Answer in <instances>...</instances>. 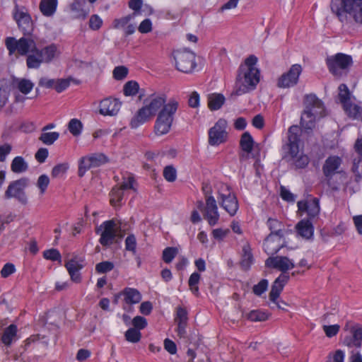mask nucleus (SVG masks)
<instances>
[{"label": "nucleus", "mask_w": 362, "mask_h": 362, "mask_svg": "<svg viewBox=\"0 0 362 362\" xmlns=\"http://www.w3.org/2000/svg\"><path fill=\"white\" fill-rule=\"evenodd\" d=\"M86 156L89 161L86 168H98L109 161L108 157L103 153H90Z\"/></svg>", "instance_id": "obj_29"}, {"label": "nucleus", "mask_w": 362, "mask_h": 362, "mask_svg": "<svg viewBox=\"0 0 362 362\" xmlns=\"http://www.w3.org/2000/svg\"><path fill=\"white\" fill-rule=\"evenodd\" d=\"M86 1L81 0H75L70 6V8L75 14L77 18L85 19L88 15V11L84 9Z\"/></svg>", "instance_id": "obj_34"}, {"label": "nucleus", "mask_w": 362, "mask_h": 362, "mask_svg": "<svg viewBox=\"0 0 362 362\" xmlns=\"http://www.w3.org/2000/svg\"><path fill=\"white\" fill-rule=\"evenodd\" d=\"M103 25V20L97 15L93 14L89 20V28L93 30H98Z\"/></svg>", "instance_id": "obj_62"}, {"label": "nucleus", "mask_w": 362, "mask_h": 362, "mask_svg": "<svg viewBox=\"0 0 362 362\" xmlns=\"http://www.w3.org/2000/svg\"><path fill=\"white\" fill-rule=\"evenodd\" d=\"M34 87V83L26 78H21L17 83V88L23 94H28Z\"/></svg>", "instance_id": "obj_48"}, {"label": "nucleus", "mask_w": 362, "mask_h": 362, "mask_svg": "<svg viewBox=\"0 0 362 362\" xmlns=\"http://www.w3.org/2000/svg\"><path fill=\"white\" fill-rule=\"evenodd\" d=\"M325 182L332 192H338L341 186L348 184V175L344 170L325 177Z\"/></svg>", "instance_id": "obj_20"}, {"label": "nucleus", "mask_w": 362, "mask_h": 362, "mask_svg": "<svg viewBox=\"0 0 362 362\" xmlns=\"http://www.w3.org/2000/svg\"><path fill=\"white\" fill-rule=\"evenodd\" d=\"M5 45L9 54L16 52L21 56L27 55L29 52L35 53L37 45L33 34L23 35V37L16 40L13 37H8L5 40Z\"/></svg>", "instance_id": "obj_7"}, {"label": "nucleus", "mask_w": 362, "mask_h": 362, "mask_svg": "<svg viewBox=\"0 0 362 362\" xmlns=\"http://www.w3.org/2000/svg\"><path fill=\"white\" fill-rule=\"evenodd\" d=\"M129 70L124 66H116L113 70V77L115 79L120 81L125 78L128 74Z\"/></svg>", "instance_id": "obj_59"}, {"label": "nucleus", "mask_w": 362, "mask_h": 362, "mask_svg": "<svg viewBox=\"0 0 362 362\" xmlns=\"http://www.w3.org/2000/svg\"><path fill=\"white\" fill-rule=\"evenodd\" d=\"M122 105V103L116 98H107L100 103V114L103 115H116Z\"/></svg>", "instance_id": "obj_19"}, {"label": "nucleus", "mask_w": 362, "mask_h": 362, "mask_svg": "<svg viewBox=\"0 0 362 362\" xmlns=\"http://www.w3.org/2000/svg\"><path fill=\"white\" fill-rule=\"evenodd\" d=\"M125 250L132 252L133 255L136 252V238L134 234H129L124 241Z\"/></svg>", "instance_id": "obj_51"}, {"label": "nucleus", "mask_w": 362, "mask_h": 362, "mask_svg": "<svg viewBox=\"0 0 362 362\" xmlns=\"http://www.w3.org/2000/svg\"><path fill=\"white\" fill-rule=\"evenodd\" d=\"M83 129V124L78 119H71L68 124V129L70 133L75 136L81 134Z\"/></svg>", "instance_id": "obj_46"}, {"label": "nucleus", "mask_w": 362, "mask_h": 362, "mask_svg": "<svg viewBox=\"0 0 362 362\" xmlns=\"http://www.w3.org/2000/svg\"><path fill=\"white\" fill-rule=\"evenodd\" d=\"M219 213L215 198L212 195L206 196L204 218L211 226H215L219 220Z\"/></svg>", "instance_id": "obj_16"}, {"label": "nucleus", "mask_w": 362, "mask_h": 362, "mask_svg": "<svg viewBox=\"0 0 362 362\" xmlns=\"http://www.w3.org/2000/svg\"><path fill=\"white\" fill-rule=\"evenodd\" d=\"M163 175L164 178L170 182H173L177 179V170L173 165L165 166Z\"/></svg>", "instance_id": "obj_54"}, {"label": "nucleus", "mask_w": 362, "mask_h": 362, "mask_svg": "<svg viewBox=\"0 0 362 362\" xmlns=\"http://www.w3.org/2000/svg\"><path fill=\"white\" fill-rule=\"evenodd\" d=\"M28 168V165L22 156L15 157L11 164V169L15 173L25 172Z\"/></svg>", "instance_id": "obj_38"}, {"label": "nucleus", "mask_w": 362, "mask_h": 362, "mask_svg": "<svg viewBox=\"0 0 362 362\" xmlns=\"http://www.w3.org/2000/svg\"><path fill=\"white\" fill-rule=\"evenodd\" d=\"M125 339L131 343H137L141 340V333L139 330L131 327L124 333Z\"/></svg>", "instance_id": "obj_44"}, {"label": "nucleus", "mask_w": 362, "mask_h": 362, "mask_svg": "<svg viewBox=\"0 0 362 362\" xmlns=\"http://www.w3.org/2000/svg\"><path fill=\"white\" fill-rule=\"evenodd\" d=\"M354 149H355V151L359 156V158L358 160L354 159V165H353L354 171L357 170L359 167L360 163H362V138L356 139L355 144H354Z\"/></svg>", "instance_id": "obj_50"}, {"label": "nucleus", "mask_w": 362, "mask_h": 362, "mask_svg": "<svg viewBox=\"0 0 362 362\" xmlns=\"http://www.w3.org/2000/svg\"><path fill=\"white\" fill-rule=\"evenodd\" d=\"M139 93V85L136 81H129L123 86L125 96H134Z\"/></svg>", "instance_id": "obj_40"}, {"label": "nucleus", "mask_w": 362, "mask_h": 362, "mask_svg": "<svg viewBox=\"0 0 362 362\" xmlns=\"http://www.w3.org/2000/svg\"><path fill=\"white\" fill-rule=\"evenodd\" d=\"M269 282L267 279H262L257 284L252 288V292L257 296H260L264 293L268 288Z\"/></svg>", "instance_id": "obj_58"}, {"label": "nucleus", "mask_w": 362, "mask_h": 362, "mask_svg": "<svg viewBox=\"0 0 362 362\" xmlns=\"http://www.w3.org/2000/svg\"><path fill=\"white\" fill-rule=\"evenodd\" d=\"M57 52V46L55 44L52 43L42 49H38L36 47L35 53L37 54H40V57H41L44 63L48 64L54 59Z\"/></svg>", "instance_id": "obj_27"}, {"label": "nucleus", "mask_w": 362, "mask_h": 362, "mask_svg": "<svg viewBox=\"0 0 362 362\" xmlns=\"http://www.w3.org/2000/svg\"><path fill=\"white\" fill-rule=\"evenodd\" d=\"M341 163L342 160L340 157L337 156H329L322 165L324 177H325L338 173Z\"/></svg>", "instance_id": "obj_23"}, {"label": "nucleus", "mask_w": 362, "mask_h": 362, "mask_svg": "<svg viewBox=\"0 0 362 362\" xmlns=\"http://www.w3.org/2000/svg\"><path fill=\"white\" fill-rule=\"evenodd\" d=\"M267 226H268L271 233L268 235L264 241V250L268 255H274L279 251L281 246L277 245L274 247L272 246V244L274 242L273 237L274 235L277 236L279 240L284 238L283 230L284 228V225L282 222L276 218H269L267 221Z\"/></svg>", "instance_id": "obj_9"}, {"label": "nucleus", "mask_w": 362, "mask_h": 362, "mask_svg": "<svg viewBox=\"0 0 362 362\" xmlns=\"http://www.w3.org/2000/svg\"><path fill=\"white\" fill-rule=\"evenodd\" d=\"M320 213V203L317 198H313L308 202V216L310 219L314 218Z\"/></svg>", "instance_id": "obj_43"}, {"label": "nucleus", "mask_w": 362, "mask_h": 362, "mask_svg": "<svg viewBox=\"0 0 362 362\" xmlns=\"http://www.w3.org/2000/svg\"><path fill=\"white\" fill-rule=\"evenodd\" d=\"M226 98L221 93H211L208 96V106L212 110H219L224 104Z\"/></svg>", "instance_id": "obj_30"}, {"label": "nucleus", "mask_w": 362, "mask_h": 362, "mask_svg": "<svg viewBox=\"0 0 362 362\" xmlns=\"http://www.w3.org/2000/svg\"><path fill=\"white\" fill-rule=\"evenodd\" d=\"M57 7V0H41L40 3V9L42 13L45 16H52L56 11Z\"/></svg>", "instance_id": "obj_31"}, {"label": "nucleus", "mask_w": 362, "mask_h": 362, "mask_svg": "<svg viewBox=\"0 0 362 362\" xmlns=\"http://www.w3.org/2000/svg\"><path fill=\"white\" fill-rule=\"evenodd\" d=\"M351 336L346 337L344 344L349 348H361L362 345V326L356 325L351 328Z\"/></svg>", "instance_id": "obj_22"}, {"label": "nucleus", "mask_w": 362, "mask_h": 362, "mask_svg": "<svg viewBox=\"0 0 362 362\" xmlns=\"http://www.w3.org/2000/svg\"><path fill=\"white\" fill-rule=\"evenodd\" d=\"M303 71L299 64H293L287 72L281 74L277 80L276 86L280 88H289L298 83L299 78Z\"/></svg>", "instance_id": "obj_13"}, {"label": "nucleus", "mask_w": 362, "mask_h": 362, "mask_svg": "<svg viewBox=\"0 0 362 362\" xmlns=\"http://www.w3.org/2000/svg\"><path fill=\"white\" fill-rule=\"evenodd\" d=\"M227 121L219 119L214 127L209 130V144L211 146H218L224 143L227 139Z\"/></svg>", "instance_id": "obj_15"}, {"label": "nucleus", "mask_w": 362, "mask_h": 362, "mask_svg": "<svg viewBox=\"0 0 362 362\" xmlns=\"http://www.w3.org/2000/svg\"><path fill=\"white\" fill-rule=\"evenodd\" d=\"M124 189H122V187L120 186V187H117V186H115L114 187L110 193V203L112 205H117V204H119V203L121 202V201L122 200V198H123V195H124Z\"/></svg>", "instance_id": "obj_41"}, {"label": "nucleus", "mask_w": 362, "mask_h": 362, "mask_svg": "<svg viewBox=\"0 0 362 362\" xmlns=\"http://www.w3.org/2000/svg\"><path fill=\"white\" fill-rule=\"evenodd\" d=\"M59 137V134L57 132H42L39 139L46 145H52Z\"/></svg>", "instance_id": "obj_45"}, {"label": "nucleus", "mask_w": 362, "mask_h": 362, "mask_svg": "<svg viewBox=\"0 0 362 362\" xmlns=\"http://www.w3.org/2000/svg\"><path fill=\"white\" fill-rule=\"evenodd\" d=\"M343 108L349 117L358 118L361 116V107L354 104L352 101L350 103V106L343 107Z\"/></svg>", "instance_id": "obj_57"}, {"label": "nucleus", "mask_w": 362, "mask_h": 362, "mask_svg": "<svg viewBox=\"0 0 362 362\" xmlns=\"http://www.w3.org/2000/svg\"><path fill=\"white\" fill-rule=\"evenodd\" d=\"M42 63H44L40 54L32 52L26 59V64L29 69H38Z\"/></svg>", "instance_id": "obj_42"}, {"label": "nucleus", "mask_w": 362, "mask_h": 362, "mask_svg": "<svg viewBox=\"0 0 362 362\" xmlns=\"http://www.w3.org/2000/svg\"><path fill=\"white\" fill-rule=\"evenodd\" d=\"M259 70H253L245 66H239L235 83V88L230 97L238 96L256 89L259 82Z\"/></svg>", "instance_id": "obj_4"}, {"label": "nucleus", "mask_w": 362, "mask_h": 362, "mask_svg": "<svg viewBox=\"0 0 362 362\" xmlns=\"http://www.w3.org/2000/svg\"><path fill=\"white\" fill-rule=\"evenodd\" d=\"M166 96L165 95L153 97L148 105L142 107L145 108L150 117L158 115V112L166 105Z\"/></svg>", "instance_id": "obj_24"}, {"label": "nucleus", "mask_w": 362, "mask_h": 362, "mask_svg": "<svg viewBox=\"0 0 362 362\" xmlns=\"http://www.w3.org/2000/svg\"><path fill=\"white\" fill-rule=\"evenodd\" d=\"M127 304L132 305L139 303L141 300V293L136 288L127 287L122 291Z\"/></svg>", "instance_id": "obj_28"}, {"label": "nucleus", "mask_w": 362, "mask_h": 362, "mask_svg": "<svg viewBox=\"0 0 362 362\" xmlns=\"http://www.w3.org/2000/svg\"><path fill=\"white\" fill-rule=\"evenodd\" d=\"M8 81L5 78L0 80V110L6 104L9 93L8 91Z\"/></svg>", "instance_id": "obj_39"}, {"label": "nucleus", "mask_w": 362, "mask_h": 362, "mask_svg": "<svg viewBox=\"0 0 362 362\" xmlns=\"http://www.w3.org/2000/svg\"><path fill=\"white\" fill-rule=\"evenodd\" d=\"M265 266L280 270L282 274L294 268L293 262L286 256L270 257L265 261Z\"/></svg>", "instance_id": "obj_17"}, {"label": "nucleus", "mask_w": 362, "mask_h": 362, "mask_svg": "<svg viewBox=\"0 0 362 362\" xmlns=\"http://www.w3.org/2000/svg\"><path fill=\"white\" fill-rule=\"evenodd\" d=\"M69 168L68 163H63L56 165L52 170L51 175L52 177H59L64 175Z\"/></svg>", "instance_id": "obj_53"}, {"label": "nucleus", "mask_w": 362, "mask_h": 362, "mask_svg": "<svg viewBox=\"0 0 362 362\" xmlns=\"http://www.w3.org/2000/svg\"><path fill=\"white\" fill-rule=\"evenodd\" d=\"M43 257L51 261L62 262V255L57 249L52 248L43 252Z\"/></svg>", "instance_id": "obj_52"}, {"label": "nucleus", "mask_w": 362, "mask_h": 362, "mask_svg": "<svg viewBox=\"0 0 362 362\" xmlns=\"http://www.w3.org/2000/svg\"><path fill=\"white\" fill-rule=\"evenodd\" d=\"M297 233L303 238L310 239L313 236L314 227L310 219H302L296 226Z\"/></svg>", "instance_id": "obj_26"}, {"label": "nucleus", "mask_w": 362, "mask_h": 362, "mask_svg": "<svg viewBox=\"0 0 362 362\" xmlns=\"http://www.w3.org/2000/svg\"><path fill=\"white\" fill-rule=\"evenodd\" d=\"M303 105L300 124L303 131L310 134L315 127L317 119L326 115V110L323 102L314 93L304 96Z\"/></svg>", "instance_id": "obj_2"}, {"label": "nucleus", "mask_w": 362, "mask_h": 362, "mask_svg": "<svg viewBox=\"0 0 362 362\" xmlns=\"http://www.w3.org/2000/svg\"><path fill=\"white\" fill-rule=\"evenodd\" d=\"M64 267L73 282L76 284L81 282L82 276L80 271L85 267L83 259H77L76 257L71 258L65 263Z\"/></svg>", "instance_id": "obj_18"}, {"label": "nucleus", "mask_w": 362, "mask_h": 362, "mask_svg": "<svg viewBox=\"0 0 362 362\" xmlns=\"http://www.w3.org/2000/svg\"><path fill=\"white\" fill-rule=\"evenodd\" d=\"M253 262V255L250 251L249 245H244L243 247V255L240 261V266L243 269L248 270Z\"/></svg>", "instance_id": "obj_35"}, {"label": "nucleus", "mask_w": 362, "mask_h": 362, "mask_svg": "<svg viewBox=\"0 0 362 362\" xmlns=\"http://www.w3.org/2000/svg\"><path fill=\"white\" fill-rule=\"evenodd\" d=\"M254 144V139L248 132H245L242 134L240 140V146L243 151L247 153H251Z\"/></svg>", "instance_id": "obj_36"}, {"label": "nucleus", "mask_w": 362, "mask_h": 362, "mask_svg": "<svg viewBox=\"0 0 362 362\" xmlns=\"http://www.w3.org/2000/svg\"><path fill=\"white\" fill-rule=\"evenodd\" d=\"M338 98L343 107L350 106L351 102V93L345 83H341L338 87Z\"/></svg>", "instance_id": "obj_33"}, {"label": "nucleus", "mask_w": 362, "mask_h": 362, "mask_svg": "<svg viewBox=\"0 0 362 362\" xmlns=\"http://www.w3.org/2000/svg\"><path fill=\"white\" fill-rule=\"evenodd\" d=\"M178 107V101L170 98L158 112L154 124V132L157 136L166 134L170 131Z\"/></svg>", "instance_id": "obj_5"}, {"label": "nucleus", "mask_w": 362, "mask_h": 362, "mask_svg": "<svg viewBox=\"0 0 362 362\" xmlns=\"http://www.w3.org/2000/svg\"><path fill=\"white\" fill-rule=\"evenodd\" d=\"M289 275L288 274H281L273 282L272 285L271 291L269 293V300L276 303L284 287L289 280Z\"/></svg>", "instance_id": "obj_21"}, {"label": "nucleus", "mask_w": 362, "mask_h": 362, "mask_svg": "<svg viewBox=\"0 0 362 362\" xmlns=\"http://www.w3.org/2000/svg\"><path fill=\"white\" fill-rule=\"evenodd\" d=\"M49 184V178L47 175H41L37 182V186L40 190V193L42 194L45 192L48 185Z\"/></svg>", "instance_id": "obj_61"}, {"label": "nucleus", "mask_w": 362, "mask_h": 362, "mask_svg": "<svg viewBox=\"0 0 362 362\" xmlns=\"http://www.w3.org/2000/svg\"><path fill=\"white\" fill-rule=\"evenodd\" d=\"M300 136V127L298 125L291 126L287 132V141L282 146L284 151L283 158L296 170L304 169L310 163L309 157L299 152Z\"/></svg>", "instance_id": "obj_1"}, {"label": "nucleus", "mask_w": 362, "mask_h": 362, "mask_svg": "<svg viewBox=\"0 0 362 362\" xmlns=\"http://www.w3.org/2000/svg\"><path fill=\"white\" fill-rule=\"evenodd\" d=\"M173 56L175 63V68L179 71L189 74L197 66L195 54L187 49L174 50Z\"/></svg>", "instance_id": "obj_10"}, {"label": "nucleus", "mask_w": 362, "mask_h": 362, "mask_svg": "<svg viewBox=\"0 0 362 362\" xmlns=\"http://www.w3.org/2000/svg\"><path fill=\"white\" fill-rule=\"evenodd\" d=\"M178 252V250L175 247H168L163 251L162 259L167 263H170L175 257Z\"/></svg>", "instance_id": "obj_49"}, {"label": "nucleus", "mask_w": 362, "mask_h": 362, "mask_svg": "<svg viewBox=\"0 0 362 362\" xmlns=\"http://www.w3.org/2000/svg\"><path fill=\"white\" fill-rule=\"evenodd\" d=\"M29 182V178L25 177L11 182L4 193L5 199H9L15 198L21 204H26L28 198L25 192V189L28 186Z\"/></svg>", "instance_id": "obj_11"}, {"label": "nucleus", "mask_w": 362, "mask_h": 362, "mask_svg": "<svg viewBox=\"0 0 362 362\" xmlns=\"http://www.w3.org/2000/svg\"><path fill=\"white\" fill-rule=\"evenodd\" d=\"M71 81H73V78L71 77H69L68 78L56 79L54 90L57 93L63 92L70 86V82Z\"/></svg>", "instance_id": "obj_56"}, {"label": "nucleus", "mask_w": 362, "mask_h": 362, "mask_svg": "<svg viewBox=\"0 0 362 362\" xmlns=\"http://www.w3.org/2000/svg\"><path fill=\"white\" fill-rule=\"evenodd\" d=\"M13 18L23 35L33 34L34 24L30 15L24 6L16 4L13 10Z\"/></svg>", "instance_id": "obj_12"}, {"label": "nucleus", "mask_w": 362, "mask_h": 362, "mask_svg": "<svg viewBox=\"0 0 362 362\" xmlns=\"http://www.w3.org/2000/svg\"><path fill=\"white\" fill-rule=\"evenodd\" d=\"M88 158L87 156L81 157L78 162V175L80 177H82L87 170H90V168H86L87 166H88Z\"/></svg>", "instance_id": "obj_63"}, {"label": "nucleus", "mask_w": 362, "mask_h": 362, "mask_svg": "<svg viewBox=\"0 0 362 362\" xmlns=\"http://www.w3.org/2000/svg\"><path fill=\"white\" fill-rule=\"evenodd\" d=\"M218 200L220 206L230 216L236 214L239 209V204L237 197L232 192L230 186L224 183L220 184L218 189Z\"/></svg>", "instance_id": "obj_8"}, {"label": "nucleus", "mask_w": 362, "mask_h": 362, "mask_svg": "<svg viewBox=\"0 0 362 362\" xmlns=\"http://www.w3.org/2000/svg\"><path fill=\"white\" fill-rule=\"evenodd\" d=\"M243 316L251 322H263L268 319L269 315L261 310H253Z\"/></svg>", "instance_id": "obj_37"}, {"label": "nucleus", "mask_w": 362, "mask_h": 362, "mask_svg": "<svg viewBox=\"0 0 362 362\" xmlns=\"http://www.w3.org/2000/svg\"><path fill=\"white\" fill-rule=\"evenodd\" d=\"M114 264L110 261H103L95 265V272L98 274H105L112 271Z\"/></svg>", "instance_id": "obj_55"}, {"label": "nucleus", "mask_w": 362, "mask_h": 362, "mask_svg": "<svg viewBox=\"0 0 362 362\" xmlns=\"http://www.w3.org/2000/svg\"><path fill=\"white\" fill-rule=\"evenodd\" d=\"M201 275L198 272L192 273L188 281V285L191 291L196 296L199 294L198 284L199 283Z\"/></svg>", "instance_id": "obj_47"}, {"label": "nucleus", "mask_w": 362, "mask_h": 362, "mask_svg": "<svg viewBox=\"0 0 362 362\" xmlns=\"http://www.w3.org/2000/svg\"><path fill=\"white\" fill-rule=\"evenodd\" d=\"M18 339V327L16 325L11 324L4 329L1 337V341L4 346L10 347L11 344Z\"/></svg>", "instance_id": "obj_25"}, {"label": "nucleus", "mask_w": 362, "mask_h": 362, "mask_svg": "<svg viewBox=\"0 0 362 362\" xmlns=\"http://www.w3.org/2000/svg\"><path fill=\"white\" fill-rule=\"evenodd\" d=\"M326 64L329 73L336 78L340 79L348 75L353 65V59L351 55L339 52L328 57Z\"/></svg>", "instance_id": "obj_6"}, {"label": "nucleus", "mask_w": 362, "mask_h": 362, "mask_svg": "<svg viewBox=\"0 0 362 362\" xmlns=\"http://www.w3.org/2000/svg\"><path fill=\"white\" fill-rule=\"evenodd\" d=\"M330 7L343 24H362V0H332Z\"/></svg>", "instance_id": "obj_3"}, {"label": "nucleus", "mask_w": 362, "mask_h": 362, "mask_svg": "<svg viewBox=\"0 0 362 362\" xmlns=\"http://www.w3.org/2000/svg\"><path fill=\"white\" fill-rule=\"evenodd\" d=\"M150 115L145 110V108H140L130 122L132 129H136L148 120Z\"/></svg>", "instance_id": "obj_32"}, {"label": "nucleus", "mask_w": 362, "mask_h": 362, "mask_svg": "<svg viewBox=\"0 0 362 362\" xmlns=\"http://www.w3.org/2000/svg\"><path fill=\"white\" fill-rule=\"evenodd\" d=\"M340 329L339 325H324L323 330L327 337H333L337 334Z\"/></svg>", "instance_id": "obj_64"}, {"label": "nucleus", "mask_w": 362, "mask_h": 362, "mask_svg": "<svg viewBox=\"0 0 362 362\" xmlns=\"http://www.w3.org/2000/svg\"><path fill=\"white\" fill-rule=\"evenodd\" d=\"M116 223L114 220L104 221L99 227L96 228L95 233L100 235L99 243L105 247H108L113 243L116 236Z\"/></svg>", "instance_id": "obj_14"}, {"label": "nucleus", "mask_w": 362, "mask_h": 362, "mask_svg": "<svg viewBox=\"0 0 362 362\" xmlns=\"http://www.w3.org/2000/svg\"><path fill=\"white\" fill-rule=\"evenodd\" d=\"M134 328L141 330L147 327L148 322L144 317L137 315L134 317L132 321Z\"/></svg>", "instance_id": "obj_60"}]
</instances>
